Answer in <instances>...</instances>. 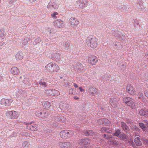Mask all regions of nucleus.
<instances>
[{
  "label": "nucleus",
  "instance_id": "nucleus-1",
  "mask_svg": "<svg viewBox=\"0 0 148 148\" xmlns=\"http://www.w3.org/2000/svg\"><path fill=\"white\" fill-rule=\"evenodd\" d=\"M46 70L50 73H56L60 70L59 66L54 62H50L47 64L45 66Z\"/></svg>",
  "mask_w": 148,
  "mask_h": 148
},
{
  "label": "nucleus",
  "instance_id": "nucleus-14",
  "mask_svg": "<svg viewBox=\"0 0 148 148\" xmlns=\"http://www.w3.org/2000/svg\"><path fill=\"white\" fill-rule=\"evenodd\" d=\"M59 146L62 148H69L71 146V143L68 142H62L59 143Z\"/></svg>",
  "mask_w": 148,
  "mask_h": 148
},
{
  "label": "nucleus",
  "instance_id": "nucleus-44",
  "mask_svg": "<svg viewBox=\"0 0 148 148\" xmlns=\"http://www.w3.org/2000/svg\"><path fill=\"white\" fill-rule=\"evenodd\" d=\"M79 89L80 91L81 92H83L84 91V90L82 89V87H79Z\"/></svg>",
  "mask_w": 148,
  "mask_h": 148
},
{
  "label": "nucleus",
  "instance_id": "nucleus-16",
  "mask_svg": "<svg viewBox=\"0 0 148 148\" xmlns=\"http://www.w3.org/2000/svg\"><path fill=\"white\" fill-rule=\"evenodd\" d=\"M90 143V141L88 138L81 139L79 142V144L82 146L89 144Z\"/></svg>",
  "mask_w": 148,
  "mask_h": 148
},
{
  "label": "nucleus",
  "instance_id": "nucleus-41",
  "mask_svg": "<svg viewBox=\"0 0 148 148\" xmlns=\"http://www.w3.org/2000/svg\"><path fill=\"white\" fill-rule=\"evenodd\" d=\"M123 128L126 132H127V131L128 130V128L126 125L125 126H124V127H123Z\"/></svg>",
  "mask_w": 148,
  "mask_h": 148
},
{
  "label": "nucleus",
  "instance_id": "nucleus-43",
  "mask_svg": "<svg viewBox=\"0 0 148 148\" xmlns=\"http://www.w3.org/2000/svg\"><path fill=\"white\" fill-rule=\"evenodd\" d=\"M106 138L109 139V140L110 142V140H112V137L111 136H107L106 137Z\"/></svg>",
  "mask_w": 148,
  "mask_h": 148
},
{
  "label": "nucleus",
  "instance_id": "nucleus-51",
  "mask_svg": "<svg viewBox=\"0 0 148 148\" xmlns=\"http://www.w3.org/2000/svg\"><path fill=\"white\" fill-rule=\"evenodd\" d=\"M104 137L106 138L107 135L106 134H104L103 135Z\"/></svg>",
  "mask_w": 148,
  "mask_h": 148
},
{
  "label": "nucleus",
  "instance_id": "nucleus-25",
  "mask_svg": "<svg viewBox=\"0 0 148 148\" xmlns=\"http://www.w3.org/2000/svg\"><path fill=\"white\" fill-rule=\"evenodd\" d=\"M30 144L26 141H24L22 144V147L24 148H28L29 147Z\"/></svg>",
  "mask_w": 148,
  "mask_h": 148
},
{
  "label": "nucleus",
  "instance_id": "nucleus-21",
  "mask_svg": "<svg viewBox=\"0 0 148 148\" xmlns=\"http://www.w3.org/2000/svg\"><path fill=\"white\" fill-rule=\"evenodd\" d=\"M44 116L42 115V112H40V111H37L36 112V115L40 117H47L48 116V113L47 112H45L44 113Z\"/></svg>",
  "mask_w": 148,
  "mask_h": 148
},
{
  "label": "nucleus",
  "instance_id": "nucleus-38",
  "mask_svg": "<svg viewBox=\"0 0 148 148\" xmlns=\"http://www.w3.org/2000/svg\"><path fill=\"white\" fill-rule=\"evenodd\" d=\"M138 95L139 96L138 97L139 99H140L141 98V97H143V94L142 92H139L138 94Z\"/></svg>",
  "mask_w": 148,
  "mask_h": 148
},
{
  "label": "nucleus",
  "instance_id": "nucleus-28",
  "mask_svg": "<svg viewBox=\"0 0 148 148\" xmlns=\"http://www.w3.org/2000/svg\"><path fill=\"white\" fill-rule=\"evenodd\" d=\"M23 83L26 85H29V79L28 78H24L23 81Z\"/></svg>",
  "mask_w": 148,
  "mask_h": 148
},
{
  "label": "nucleus",
  "instance_id": "nucleus-47",
  "mask_svg": "<svg viewBox=\"0 0 148 148\" xmlns=\"http://www.w3.org/2000/svg\"><path fill=\"white\" fill-rule=\"evenodd\" d=\"M73 98L75 99L76 100L79 99V98L77 96H74Z\"/></svg>",
  "mask_w": 148,
  "mask_h": 148
},
{
  "label": "nucleus",
  "instance_id": "nucleus-10",
  "mask_svg": "<svg viewBox=\"0 0 148 148\" xmlns=\"http://www.w3.org/2000/svg\"><path fill=\"white\" fill-rule=\"evenodd\" d=\"M88 90L90 94L94 96L96 95L99 96V92L97 89L92 87H90L88 88Z\"/></svg>",
  "mask_w": 148,
  "mask_h": 148
},
{
  "label": "nucleus",
  "instance_id": "nucleus-48",
  "mask_svg": "<svg viewBox=\"0 0 148 148\" xmlns=\"http://www.w3.org/2000/svg\"><path fill=\"white\" fill-rule=\"evenodd\" d=\"M73 86L75 88H77L78 87V86L75 83L73 84Z\"/></svg>",
  "mask_w": 148,
  "mask_h": 148
},
{
  "label": "nucleus",
  "instance_id": "nucleus-52",
  "mask_svg": "<svg viewBox=\"0 0 148 148\" xmlns=\"http://www.w3.org/2000/svg\"><path fill=\"white\" fill-rule=\"evenodd\" d=\"M73 89H72V88L70 89H69V90L71 91H73Z\"/></svg>",
  "mask_w": 148,
  "mask_h": 148
},
{
  "label": "nucleus",
  "instance_id": "nucleus-9",
  "mask_svg": "<svg viewBox=\"0 0 148 148\" xmlns=\"http://www.w3.org/2000/svg\"><path fill=\"white\" fill-rule=\"evenodd\" d=\"M45 93L48 95L55 96H58L60 94V92L58 90L53 89L47 90Z\"/></svg>",
  "mask_w": 148,
  "mask_h": 148
},
{
  "label": "nucleus",
  "instance_id": "nucleus-27",
  "mask_svg": "<svg viewBox=\"0 0 148 148\" xmlns=\"http://www.w3.org/2000/svg\"><path fill=\"white\" fill-rule=\"evenodd\" d=\"M120 138L125 141H127L128 139V137L127 135L125 134H122L120 135Z\"/></svg>",
  "mask_w": 148,
  "mask_h": 148
},
{
  "label": "nucleus",
  "instance_id": "nucleus-46",
  "mask_svg": "<svg viewBox=\"0 0 148 148\" xmlns=\"http://www.w3.org/2000/svg\"><path fill=\"white\" fill-rule=\"evenodd\" d=\"M126 125L123 122H121V126L123 127L124 126Z\"/></svg>",
  "mask_w": 148,
  "mask_h": 148
},
{
  "label": "nucleus",
  "instance_id": "nucleus-23",
  "mask_svg": "<svg viewBox=\"0 0 148 148\" xmlns=\"http://www.w3.org/2000/svg\"><path fill=\"white\" fill-rule=\"evenodd\" d=\"M134 142L136 145L138 146H140L142 145L140 138L139 137H137L134 139Z\"/></svg>",
  "mask_w": 148,
  "mask_h": 148
},
{
  "label": "nucleus",
  "instance_id": "nucleus-34",
  "mask_svg": "<svg viewBox=\"0 0 148 148\" xmlns=\"http://www.w3.org/2000/svg\"><path fill=\"white\" fill-rule=\"evenodd\" d=\"M128 143L132 147H134L135 146L134 143L132 140L130 139L128 140Z\"/></svg>",
  "mask_w": 148,
  "mask_h": 148
},
{
  "label": "nucleus",
  "instance_id": "nucleus-20",
  "mask_svg": "<svg viewBox=\"0 0 148 148\" xmlns=\"http://www.w3.org/2000/svg\"><path fill=\"white\" fill-rule=\"evenodd\" d=\"M19 69L16 67H13L11 69V72L14 75H17L19 73Z\"/></svg>",
  "mask_w": 148,
  "mask_h": 148
},
{
  "label": "nucleus",
  "instance_id": "nucleus-13",
  "mask_svg": "<svg viewBox=\"0 0 148 148\" xmlns=\"http://www.w3.org/2000/svg\"><path fill=\"white\" fill-rule=\"evenodd\" d=\"M88 60L92 65H95L98 61L97 57L95 56H92L89 57Z\"/></svg>",
  "mask_w": 148,
  "mask_h": 148
},
{
  "label": "nucleus",
  "instance_id": "nucleus-49",
  "mask_svg": "<svg viewBox=\"0 0 148 148\" xmlns=\"http://www.w3.org/2000/svg\"><path fill=\"white\" fill-rule=\"evenodd\" d=\"M29 128L30 129L32 130H34V128H33V126H30Z\"/></svg>",
  "mask_w": 148,
  "mask_h": 148
},
{
  "label": "nucleus",
  "instance_id": "nucleus-33",
  "mask_svg": "<svg viewBox=\"0 0 148 148\" xmlns=\"http://www.w3.org/2000/svg\"><path fill=\"white\" fill-rule=\"evenodd\" d=\"M28 39L26 38H24L23 40L22 43L23 45H25L28 43Z\"/></svg>",
  "mask_w": 148,
  "mask_h": 148
},
{
  "label": "nucleus",
  "instance_id": "nucleus-19",
  "mask_svg": "<svg viewBox=\"0 0 148 148\" xmlns=\"http://www.w3.org/2000/svg\"><path fill=\"white\" fill-rule=\"evenodd\" d=\"M15 56L17 60H21L23 58V54L21 51H19L15 55Z\"/></svg>",
  "mask_w": 148,
  "mask_h": 148
},
{
  "label": "nucleus",
  "instance_id": "nucleus-2",
  "mask_svg": "<svg viewBox=\"0 0 148 148\" xmlns=\"http://www.w3.org/2000/svg\"><path fill=\"white\" fill-rule=\"evenodd\" d=\"M98 40L95 38H91L90 37H88L87 38L86 43L91 48L94 49L96 48L97 45Z\"/></svg>",
  "mask_w": 148,
  "mask_h": 148
},
{
  "label": "nucleus",
  "instance_id": "nucleus-30",
  "mask_svg": "<svg viewBox=\"0 0 148 148\" xmlns=\"http://www.w3.org/2000/svg\"><path fill=\"white\" fill-rule=\"evenodd\" d=\"M46 30L47 31L49 35H50L53 32V29L51 28L47 27L46 29Z\"/></svg>",
  "mask_w": 148,
  "mask_h": 148
},
{
  "label": "nucleus",
  "instance_id": "nucleus-17",
  "mask_svg": "<svg viewBox=\"0 0 148 148\" xmlns=\"http://www.w3.org/2000/svg\"><path fill=\"white\" fill-rule=\"evenodd\" d=\"M52 59L56 62H58L61 60V58L60 55L59 53H55L51 55Z\"/></svg>",
  "mask_w": 148,
  "mask_h": 148
},
{
  "label": "nucleus",
  "instance_id": "nucleus-11",
  "mask_svg": "<svg viewBox=\"0 0 148 148\" xmlns=\"http://www.w3.org/2000/svg\"><path fill=\"white\" fill-rule=\"evenodd\" d=\"M88 2L87 0H79L77 2V5H79L80 8L83 9L88 5Z\"/></svg>",
  "mask_w": 148,
  "mask_h": 148
},
{
  "label": "nucleus",
  "instance_id": "nucleus-42",
  "mask_svg": "<svg viewBox=\"0 0 148 148\" xmlns=\"http://www.w3.org/2000/svg\"><path fill=\"white\" fill-rule=\"evenodd\" d=\"M145 96L147 97L148 99V89H147L145 91Z\"/></svg>",
  "mask_w": 148,
  "mask_h": 148
},
{
  "label": "nucleus",
  "instance_id": "nucleus-8",
  "mask_svg": "<svg viewBox=\"0 0 148 148\" xmlns=\"http://www.w3.org/2000/svg\"><path fill=\"white\" fill-rule=\"evenodd\" d=\"M13 101L12 99H8L2 98L0 101V103L2 106H9L11 105Z\"/></svg>",
  "mask_w": 148,
  "mask_h": 148
},
{
  "label": "nucleus",
  "instance_id": "nucleus-18",
  "mask_svg": "<svg viewBox=\"0 0 148 148\" xmlns=\"http://www.w3.org/2000/svg\"><path fill=\"white\" fill-rule=\"evenodd\" d=\"M139 112L141 116H144L145 117H148V109L146 110L145 108H143L140 110Z\"/></svg>",
  "mask_w": 148,
  "mask_h": 148
},
{
  "label": "nucleus",
  "instance_id": "nucleus-5",
  "mask_svg": "<svg viewBox=\"0 0 148 148\" xmlns=\"http://www.w3.org/2000/svg\"><path fill=\"white\" fill-rule=\"evenodd\" d=\"M59 5L57 2V0H51L47 6L48 9H57Z\"/></svg>",
  "mask_w": 148,
  "mask_h": 148
},
{
  "label": "nucleus",
  "instance_id": "nucleus-4",
  "mask_svg": "<svg viewBox=\"0 0 148 148\" xmlns=\"http://www.w3.org/2000/svg\"><path fill=\"white\" fill-rule=\"evenodd\" d=\"M64 25V22L60 19H58L53 22V25L56 28H62Z\"/></svg>",
  "mask_w": 148,
  "mask_h": 148
},
{
  "label": "nucleus",
  "instance_id": "nucleus-15",
  "mask_svg": "<svg viewBox=\"0 0 148 148\" xmlns=\"http://www.w3.org/2000/svg\"><path fill=\"white\" fill-rule=\"evenodd\" d=\"M110 102L111 106L115 108L117 107V105L118 104L117 99L116 98L113 97L111 98Z\"/></svg>",
  "mask_w": 148,
  "mask_h": 148
},
{
  "label": "nucleus",
  "instance_id": "nucleus-3",
  "mask_svg": "<svg viewBox=\"0 0 148 148\" xmlns=\"http://www.w3.org/2000/svg\"><path fill=\"white\" fill-rule=\"evenodd\" d=\"M123 102L132 109H134L136 108L134 100L132 98L130 97L124 98L123 99Z\"/></svg>",
  "mask_w": 148,
  "mask_h": 148
},
{
  "label": "nucleus",
  "instance_id": "nucleus-39",
  "mask_svg": "<svg viewBox=\"0 0 148 148\" xmlns=\"http://www.w3.org/2000/svg\"><path fill=\"white\" fill-rule=\"evenodd\" d=\"M54 119L56 120H61V117L59 116H55Z\"/></svg>",
  "mask_w": 148,
  "mask_h": 148
},
{
  "label": "nucleus",
  "instance_id": "nucleus-12",
  "mask_svg": "<svg viewBox=\"0 0 148 148\" xmlns=\"http://www.w3.org/2000/svg\"><path fill=\"white\" fill-rule=\"evenodd\" d=\"M126 89L127 91L131 95H135L136 92L134 88L131 85H127Z\"/></svg>",
  "mask_w": 148,
  "mask_h": 148
},
{
  "label": "nucleus",
  "instance_id": "nucleus-45",
  "mask_svg": "<svg viewBox=\"0 0 148 148\" xmlns=\"http://www.w3.org/2000/svg\"><path fill=\"white\" fill-rule=\"evenodd\" d=\"M4 35V32L3 31V32H0V36L2 37V36H3Z\"/></svg>",
  "mask_w": 148,
  "mask_h": 148
},
{
  "label": "nucleus",
  "instance_id": "nucleus-22",
  "mask_svg": "<svg viewBox=\"0 0 148 148\" xmlns=\"http://www.w3.org/2000/svg\"><path fill=\"white\" fill-rule=\"evenodd\" d=\"M42 105L45 108L47 109H49L50 107L51 106V104L49 102L47 101L43 102Z\"/></svg>",
  "mask_w": 148,
  "mask_h": 148
},
{
  "label": "nucleus",
  "instance_id": "nucleus-36",
  "mask_svg": "<svg viewBox=\"0 0 148 148\" xmlns=\"http://www.w3.org/2000/svg\"><path fill=\"white\" fill-rule=\"evenodd\" d=\"M86 134H88V135H93V133L92 130H89L84 133Z\"/></svg>",
  "mask_w": 148,
  "mask_h": 148
},
{
  "label": "nucleus",
  "instance_id": "nucleus-7",
  "mask_svg": "<svg viewBox=\"0 0 148 148\" xmlns=\"http://www.w3.org/2000/svg\"><path fill=\"white\" fill-rule=\"evenodd\" d=\"M69 23L71 26L73 28H75L79 24V20L76 18L72 17L69 21Z\"/></svg>",
  "mask_w": 148,
  "mask_h": 148
},
{
  "label": "nucleus",
  "instance_id": "nucleus-40",
  "mask_svg": "<svg viewBox=\"0 0 148 148\" xmlns=\"http://www.w3.org/2000/svg\"><path fill=\"white\" fill-rule=\"evenodd\" d=\"M101 131L103 132H107V130L106 128L105 127H102L101 129Z\"/></svg>",
  "mask_w": 148,
  "mask_h": 148
},
{
  "label": "nucleus",
  "instance_id": "nucleus-6",
  "mask_svg": "<svg viewBox=\"0 0 148 148\" xmlns=\"http://www.w3.org/2000/svg\"><path fill=\"white\" fill-rule=\"evenodd\" d=\"M6 116L10 119H14L18 118L19 116L18 112L14 111H11L7 112Z\"/></svg>",
  "mask_w": 148,
  "mask_h": 148
},
{
  "label": "nucleus",
  "instance_id": "nucleus-31",
  "mask_svg": "<svg viewBox=\"0 0 148 148\" xmlns=\"http://www.w3.org/2000/svg\"><path fill=\"white\" fill-rule=\"evenodd\" d=\"M110 143L111 144L114 145H118V141L113 140H110Z\"/></svg>",
  "mask_w": 148,
  "mask_h": 148
},
{
  "label": "nucleus",
  "instance_id": "nucleus-26",
  "mask_svg": "<svg viewBox=\"0 0 148 148\" xmlns=\"http://www.w3.org/2000/svg\"><path fill=\"white\" fill-rule=\"evenodd\" d=\"M66 130L62 131L60 133V135L61 137L62 138H66Z\"/></svg>",
  "mask_w": 148,
  "mask_h": 148
},
{
  "label": "nucleus",
  "instance_id": "nucleus-24",
  "mask_svg": "<svg viewBox=\"0 0 148 148\" xmlns=\"http://www.w3.org/2000/svg\"><path fill=\"white\" fill-rule=\"evenodd\" d=\"M66 138L67 137H70L73 135V133L71 130H69L68 131L66 130Z\"/></svg>",
  "mask_w": 148,
  "mask_h": 148
},
{
  "label": "nucleus",
  "instance_id": "nucleus-32",
  "mask_svg": "<svg viewBox=\"0 0 148 148\" xmlns=\"http://www.w3.org/2000/svg\"><path fill=\"white\" fill-rule=\"evenodd\" d=\"M63 45L65 47L68 48L70 46V44L69 42H66L63 43Z\"/></svg>",
  "mask_w": 148,
  "mask_h": 148
},
{
  "label": "nucleus",
  "instance_id": "nucleus-50",
  "mask_svg": "<svg viewBox=\"0 0 148 148\" xmlns=\"http://www.w3.org/2000/svg\"><path fill=\"white\" fill-rule=\"evenodd\" d=\"M143 125L142 123H139V126L140 127H143Z\"/></svg>",
  "mask_w": 148,
  "mask_h": 148
},
{
  "label": "nucleus",
  "instance_id": "nucleus-37",
  "mask_svg": "<svg viewBox=\"0 0 148 148\" xmlns=\"http://www.w3.org/2000/svg\"><path fill=\"white\" fill-rule=\"evenodd\" d=\"M39 84L41 85L44 86H47L46 83L45 82L40 81L39 82Z\"/></svg>",
  "mask_w": 148,
  "mask_h": 148
},
{
  "label": "nucleus",
  "instance_id": "nucleus-29",
  "mask_svg": "<svg viewBox=\"0 0 148 148\" xmlns=\"http://www.w3.org/2000/svg\"><path fill=\"white\" fill-rule=\"evenodd\" d=\"M121 134L120 130H116L115 132L113 134V135L118 137Z\"/></svg>",
  "mask_w": 148,
  "mask_h": 148
},
{
  "label": "nucleus",
  "instance_id": "nucleus-35",
  "mask_svg": "<svg viewBox=\"0 0 148 148\" xmlns=\"http://www.w3.org/2000/svg\"><path fill=\"white\" fill-rule=\"evenodd\" d=\"M58 12H55L51 14V16L52 17L55 18H56L57 17L56 16V15H58Z\"/></svg>",
  "mask_w": 148,
  "mask_h": 148
}]
</instances>
